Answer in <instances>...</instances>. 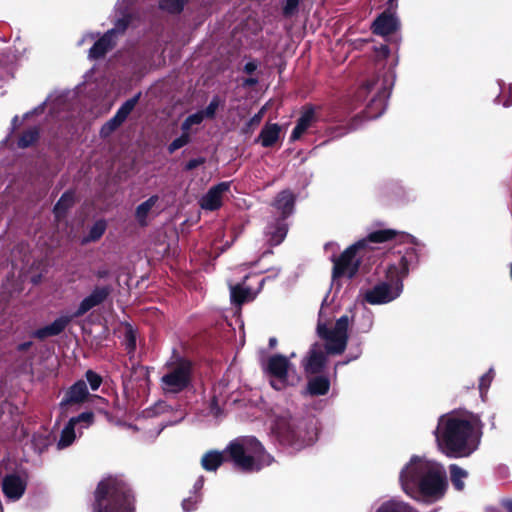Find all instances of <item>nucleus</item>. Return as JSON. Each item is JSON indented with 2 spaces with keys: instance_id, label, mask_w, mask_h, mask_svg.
<instances>
[{
  "instance_id": "obj_39",
  "label": "nucleus",
  "mask_w": 512,
  "mask_h": 512,
  "mask_svg": "<svg viewBox=\"0 0 512 512\" xmlns=\"http://www.w3.org/2000/svg\"><path fill=\"white\" fill-rule=\"evenodd\" d=\"M122 124L123 122L117 116L114 115L101 127L100 135L102 137H107L116 129H118Z\"/></svg>"
},
{
  "instance_id": "obj_12",
  "label": "nucleus",
  "mask_w": 512,
  "mask_h": 512,
  "mask_svg": "<svg viewBox=\"0 0 512 512\" xmlns=\"http://www.w3.org/2000/svg\"><path fill=\"white\" fill-rule=\"evenodd\" d=\"M317 333L321 339L325 340L324 348L326 353L330 355H340L345 351L348 335L336 334L335 331L323 323L318 324Z\"/></svg>"
},
{
  "instance_id": "obj_34",
  "label": "nucleus",
  "mask_w": 512,
  "mask_h": 512,
  "mask_svg": "<svg viewBox=\"0 0 512 512\" xmlns=\"http://www.w3.org/2000/svg\"><path fill=\"white\" fill-rule=\"evenodd\" d=\"M188 0H160L159 7L161 10L170 14H180Z\"/></svg>"
},
{
  "instance_id": "obj_40",
  "label": "nucleus",
  "mask_w": 512,
  "mask_h": 512,
  "mask_svg": "<svg viewBox=\"0 0 512 512\" xmlns=\"http://www.w3.org/2000/svg\"><path fill=\"white\" fill-rule=\"evenodd\" d=\"M494 375H495L494 370L492 368H490L484 375H482L480 377L479 391H480V394L482 397L484 396V394L487 393V391L493 381Z\"/></svg>"
},
{
  "instance_id": "obj_5",
  "label": "nucleus",
  "mask_w": 512,
  "mask_h": 512,
  "mask_svg": "<svg viewBox=\"0 0 512 512\" xmlns=\"http://www.w3.org/2000/svg\"><path fill=\"white\" fill-rule=\"evenodd\" d=\"M112 292L110 285L96 286L92 292L85 297L72 315L60 316L52 323L35 330L32 336L38 340L60 335L74 318L82 317L92 308L101 305L107 300Z\"/></svg>"
},
{
  "instance_id": "obj_1",
  "label": "nucleus",
  "mask_w": 512,
  "mask_h": 512,
  "mask_svg": "<svg viewBox=\"0 0 512 512\" xmlns=\"http://www.w3.org/2000/svg\"><path fill=\"white\" fill-rule=\"evenodd\" d=\"M227 460L244 473L259 472L275 461L256 437L243 436L231 441L224 452H206L201 458V466L206 471L214 472Z\"/></svg>"
},
{
  "instance_id": "obj_26",
  "label": "nucleus",
  "mask_w": 512,
  "mask_h": 512,
  "mask_svg": "<svg viewBox=\"0 0 512 512\" xmlns=\"http://www.w3.org/2000/svg\"><path fill=\"white\" fill-rule=\"evenodd\" d=\"M158 200V195H152L146 201L142 202L136 207L134 216L140 227L148 226V215Z\"/></svg>"
},
{
  "instance_id": "obj_47",
  "label": "nucleus",
  "mask_w": 512,
  "mask_h": 512,
  "mask_svg": "<svg viewBox=\"0 0 512 512\" xmlns=\"http://www.w3.org/2000/svg\"><path fill=\"white\" fill-rule=\"evenodd\" d=\"M205 162H206V159L204 157L190 159L189 161L186 162V164L184 166V170L187 172L192 171V170L196 169L197 167L203 165Z\"/></svg>"
},
{
  "instance_id": "obj_25",
  "label": "nucleus",
  "mask_w": 512,
  "mask_h": 512,
  "mask_svg": "<svg viewBox=\"0 0 512 512\" xmlns=\"http://www.w3.org/2000/svg\"><path fill=\"white\" fill-rule=\"evenodd\" d=\"M330 379L327 376L317 374L307 382V393L310 396H324L330 390Z\"/></svg>"
},
{
  "instance_id": "obj_35",
  "label": "nucleus",
  "mask_w": 512,
  "mask_h": 512,
  "mask_svg": "<svg viewBox=\"0 0 512 512\" xmlns=\"http://www.w3.org/2000/svg\"><path fill=\"white\" fill-rule=\"evenodd\" d=\"M301 0H285L282 3V16L286 19H290L296 16L299 12V5Z\"/></svg>"
},
{
  "instance_id": "obj_7",
  "label": "nucleus",
  "mask_w": 512,
  "mask_h": 512,
  "mask_svg": "<svg viewBox=\"0 0 512 512\" xmlns=\"http://www.w3.org/2000/svg\"><path fill=\"white\" fill-rule=\"evenodd\" d=\"M272 431L281 445L301 450L310 444V438L302 418L283 412L275 417Z\"/></svg>"
},
{
  "instance_id": "obj_18",
  "label": "nucleus",
  "mask_w": 512,
  "mask_h": 512,
  "mask_svg": "<svg viewBox=\"0 0 512 512\" xmlns=\"http://www.w3.org/2000/svg\"><path fill=\"white\" fill-rule=\"evenodd\" d=\"M295 202V194L291 190L285 189L276 195L274 201L272 202V206L279 212L278 218L287 219L294 212Z\"/></svg>"
},
{
  "instance_id": "obj_10",
  "label": "nucleus",
  "mask_w": 512,
  "mask_h": 512,
  "mask_svg": "<svg viewBox=\"0 0 512 512\" xmlns=\"http://www.w3.org/2000/svg\"><path fill=\"white\" fill-rule=\"evenodd\" d=\"M403 289L402 279L397 278L394 286L381 282L372 289L367 290L364 300L371 305L386 304L396 299Z\"/></svg>"
},
{
  "instance_id": "obj_30",
  "label": "nucleus",
  "mask_w": 512,
  "mask_h": 512,
  "mask_svg": "<svg viewBox=\"0 0 512 512\" xmlns=\"http://www.w3.org/2000/svg\"><path fill=\"white\" fill-rule=\"evenodd\" d=\"M386 97L387 96L384 89L373 96L367 105V109L373 110L375 108V111L372 113L368 112L369 116H380L383 113L386 107Z\"/></svg>"
},
{
  "instance_id": "obj_60",
  "label": "nucleus",
  "mask_w": 512,
  "mask_h": 512,
  "mask_svg": "<svg viewBox=\"0 0 512 512\" xmlns=\"http://www.w3.org/2000/svg\"><path fill=\"white\" fill-rule=\"evenodd\" d=\"M211 410L214 412L215 411V414H217L219 412V407H218V400L216 397H213L212 400H211Z\"/></svg>"
},
{
  "instance_id": "obj_51",
  "label": "nucleus",
  "mask_w": 512,
  "mask_h": 512,
  "mask_svg": "<svg viewBox=\"0 0 512 512\" xmlns=\"http://www.w3.org/2000/svg\"><path fill=\"white\" fill-rule=\"evenodd\" d=\"M262 117H263V111L260 110L258 113H256L249 119L248 126H253V127L258 126L262 120Z\"/></svg>"
},
{
  "instance_id": "obj_19",
  "label": "nucleus",
  "mask_w": 512,
  "mask_h": 512,
  "mask_svg": "<svg viewBox=\"0 0 512 512\" xmlns=\"http://www.w3.org/2000/svg\"><path fill=\"white\" fill-rule=\"evenodd\" d=\"M248 276H245L241 283L230 285V301L236 307H241L247 302H251L256 298L257 292H254L246 285Z\"/></svg>"
},
{
  "instance_id": "obj_52",
  "label": "nucleus",
  "mask_w": 512,
  "mask_h": 512,
  "mask_svg": "<svg viewBox=\"0 0 512 512\" xmlns=\"http://www.w3.org/2000/svg\"><path fill=\"white\" fill-rule=\"evenodd\" d=\"M374 86V83L373 82H369L367 81L366 83H364L358 90V95L361 96L365 93H368L371 91V89L373 88Z\"/></svg>"
},
{
  "instance_id": "obj_28",
  "label": "nucleus",
  "mask_w": 512,
  "mask_h": 512,
  "mask_svg": "<svg viewBox=\"0 0 512 512\" xmlns=\"http://www.w3.org/2000/svg\"><path fill=\"white\" fill-rule=\"evenodd\" d=\"M40 138V130L38 127H31L24 130L18 138L17 146L21 149L33 146Z\"/></svg>"
},
{
  "instance_id": "obj_23",
  "label": "nucleus",
  "mask_w": 512,
  "mask_h": 512,
  "mask_svg": "<svg viewBox=\"0 0 512 512\" xmlns=\"http://www.w3.org/2000/svg\"><path fill=\"white\" fill-rule=\"evenodd\" d=\"M281 127L277 123H266L256 139L265 148L274 146L280 138Z\"/></svg>"
},
{
  "instance_id": "obj_41",
  "label": "nucleus",
  "mask_w": 512,
  "mask_h": 512,
  "mask_svg": "<svg viewBox=\"0 0 512 512\" xmlns=\"http://www.w3.org/2000/svg\"><path fill=\"white\" fill-rule=\"evenodd\" d=\"M131 20L132 18L131 15L129 14L124 15L122 18H119L116 21L114 28L109 30L112 31V37L117 33L123 34L129 27Z\"/></svg>"
},
{
  "instance_id": "obj_11",
  "label": "nucleus",
  "mask_w": 512,
  "mask_h": 512,
  "mask_svg": "<svg viewBox=\"0 0 512 512\" xmlns=\"http://www.w3.org/2000/svg\"><path fill=\"white\" fill-rule=\"evenodd\" d=\"M291 366L289 359L282 354H275L268 358L265 372L277 381H271V386L281 390L288 384V371Z\"/></svg>"
},
{
  "instance_id": "obj_2",
  "label": "nucleus",
  "mask_w": 512,
  "mask_h": 512,
  "mask_svg": "<svg viewBox=\"0 0 512 512\" xmlns=\"http://www.w3.org/2000/svg\"><path fill=\"white\" fill-rule=\"evenodd\" d=\"M404 492L413 499H439L444 496L445 482L437 466L421 457L413 456L400 472Z\"/></svg>"
},
{
  "instance_id": "obj_45",
  "label": "nucleus",
  "mask_w": 512,
  "mask_h": 512,
  "mask_svg": "<svg viewBox=\"0 0 512 512\" xmlns=\"http://www.w3.org/2000/svg\"><path fill=\"white\" fill-rule=\"evenodd\" d=\"M125 347L128 354H133L136 350V335L132 327L125 332Z\"/></svg>"
},
{
  "instance_id": "obj_16",
  "label": "nucleus",
  "mask_w": 512,
  "mask_h": 512,
  "mask_svg": "<svg viewBox=\"0 0 512 512\" xmlns=\"http://www.w3.org/2000/svg\"><path fill=\"white\" fill-rule=\"evenodd\" d=\"M230 189V182H220L212 186L201 198L200 205L209 211L218 210L222 206V196Z\"/></svg>"
},
{
  "instance_id": "obj_64",
  "label": "nucleus",
  "mask_w": 512,
  "mask_h": 512,
  "mask_svg": "<svg viewBox=\"0 0 512 512\" xmlns=\"http://www.w3.org/2000/svg\"><path fill=\"white\" fill-rule=\"evenodd\" d=\"M381 50H382V52H383L385 55H388V54H389V48H388V46L383 45V46L381 47Z\"/></svg>"
},
{
  "instance_id": "obj_33",
  "label": "nucleus",
  "mask_w": 512,
  "mask_h": 512,
  "mask_svg": "<svg viewBox=\"0 0 512 512\" xmlns=\"http://www.w3.org/2000/svg\"><path fill=\"white\" fill-rule=\"evenodd\" d=\"M75 426L68 421L63 430L61 431L60 439L57 443L59 449L70 446L75 440Z\"/></svg>"
},
{
  "instance_id": "obj_49",
  "label": "nucleus",
  "mask_w": 512,
  "mask_h": 512,
  "mask_svg": "<svg viewBox=\"0 0 512 512\" xmlns=\"http://www.w3.org/2000/svg\"><path fill=\"white\" fill-rule=\"evenodd\" d=\"M205 116L203 115L202 111H198L196 113H193L187 117L188 121L192 125H199L203 122Z\"/></svg>"
},
{
  "instance_id": "obj_3",
  "label": "nucleus",
  "mask_w": 512,
  "mask_h": 512,
  "mask_svg": "<svg viewBox=\"0 0 512 512\" xmlns=\"http://www.w3.org/2000/svg\"><path fill=\"white\" fill-rule=\"evenodd\" d=\"M483 423L467 410L450 411V458L469 457L481 442Z\"/></svg>"
},
{
  "instance_id": "obj_50",
  "label": "nucleus",
  "mask_w": 512,
  "mask_h": 512,
  "mask_svg": "<svg viewBox=\"0 0 512 512\" xmlns=\"http://www.w3.org/2000/svg\"><path fill=\"white\" fill-rule=\"evenodd\" d=\"M305 131H306V129L304 127H302L301 125L296 123L295 127L292 130L291 136H290L291 140L295 141V140L300 139Z\"/></svg>"
},
{
  "instance_id": "obj_63",
  "label": "nucleus",
  "mask_w": 512,
  "mask_h": 512,
  "mask_svg": "<svg viewBox=\"0 0 512 512\" xmlns=\"http://www.w3.org/2000/svg\"><path fill=\"white\" fill-rule=\"evenodd\" d=\"M276 344H277V339L276 338L272 337V338L269 339V347L270 348H274L276 346Z\"/></svg>"
},
{
  "instance_id": "obj_48",
  "label": "nucleus",
  "mask_w": 512,
  "mask_h": 512,
  "mask_svg": "<svg viewBox=\"0 0 512 512\" xmlns=\"http://www.w3.org/2000/svg\"><path fill=\"white\" fill-rule=\"evenodd\" d=\"M197 503V497H189L182 501V508L185 512H192L196 509Z\"/></svg>"
},
{
  "instance_id": "obj_59",
  "label": "nucleus",
  "mask_w": 512,
  "mask_h": 512,
  "mask_svg": "<svg viewBox=\"0 0 512 512\" xmlns=\"http://www.w3.org/2000/svg\"><path fill=\"white\" fill-rule=\"evenodd\" d=\"M191 126H193L189 121L188 119L186 118L183 123L181 124V130H182V133H185V132H188L189 129L191 128Z\"/></svg>"
},
{
  "instance_id": "obj_31",
  "label": "nucleus",
  "mask_w": 512,
  "mask_h": 512,
  "mask_svg": "<svg viewBox=\"0 0 512 512\" xmlns=\"http://www.w3.org/2000/svg\"><path fill=\"white\" fill-rule=\"evenodd\" d=\"M141 97V93L136 94L132 98L126 100L116 111L115 116H117L123 123L128 118L130 113L134 110L135 106L139 102Z\"/></svg>"
},
{
  "instance_id": "obj_27",
  "label": "nucleus",
  "mask_w": 512,
  "mask_h": 512,
  "mask_svg": "<svg viewBox=\"0 0 512 512\" xmlns=\"http://www.w3.org/2000/svg\"><path fill=\"white\" fill-rule=\"evenodd\" d=\"M434 433L439 449L448 456V414L440 416Z\"/></svg>"
},
{
  "instance_id": "obj_6",
  "label": "nucleus",
  "mask_w": 512,
  "mask_h": 512,
  "mask_svg": "<svg viewBox=\"0 0 512 512\" xmlns=\"http://www.w3.org/2000/svg\"><path fill=\"white\" fill-rule=\"evenodd\" d=\"M160 386L165 394L177 395L192 387L194 363L185 356L174 354L164 365Z\"/></svg>"
},
{
  "instance_id": "obj_29",
  "label": "nucleus",
  "mask_w": 512,
  "mask_h": 512,
  "mask_svg": "<svg viewBox=\"0 0 512 512\" xmlns=\"http://www.w3.org/2000/svg\"><path fill=\"white\" fill-rule=\"evenodd\" d=\"M468 477V472L456 464H450V482L457 491H463L465 488L464 479Z\"/></svg>"
},
{
  "instance_id": "obj_4",
  "label": "nucleus",
  "mask_w": 512,
  "mask_h": 512,
  "mask_svg": "<svg viewBox=\"0 0 512 512\" xmlns=\"http://www.w3.org/2000/svg\"><path fill=\"white\" fill-rule=\"evenodd\" d=\"M135 495L130 485L118 476L98 482L93 493L92 512H135Z\"/></svg>"
},
{
  "instance_id": "obj_38",
  "label": "nucleus",
  "mask_w": 512,
  "mask_h": 512,
  "mask_svg": "<svg viewBox=\"0 0 512 512\" xmlns=\"http://www.w3.org/2000/svg\"><path fill=\"white\" fill-rule=\"evenodd\" d=\"M191 141V137L188 132L182 133L178 138L174 139L167 147L169 154H173L178 149L184 147Z\"/></svg>"
},
{
  "instance_id": "obj_22",
  "label": "nucleus",
  "mask_w": 512,
  "mask_h": 512,
  "mask_svg": "<svg viewBox=\"0 0 512 512\" xmlns=\"http://www.w3.org/2000/svg\"><path fill=\"white\" fill-rule=\"evenodd\" d=\"M286 220L287 219L276 217L274 222L267 227V234L269 235L268 241L271 246H277L284 241L288 233Z\"/></svg>"
},
{
  "instance_id": "obj_58",
  "label": "nucleus",
  "mask_w": 512,
  "mask_h": 512,
  "mask_svg": "<svg viewBox=\"0 0 512 512\" xmlns=\"http://www.w3.org/2000/svg\"><path fill=\"white\" fill-rule=\"evenodd\" d=\"M204 476H200L197 481L195 482L194 484V490L195 491H198V490H201L203 488V485H204Z\"/></svg>"
},
{
  "instance_id": "obj_37",
  "label": "nucleus",
  "mask_w": 512,
  "mask_h": 512,
  "mask_svg": "<svg viewBox=\"0 0 512 512\" xmlns=\"http://www.w3.org/2000/svg\"><path fill=\"white\" fill-rule=\"evenodd\" d=\"M86 384H88L92 391H96L99 389L101 384L103 383V377L95 372L92 369H88L85 372V380Z\"/></svg>"
},
{
  "instance_id": "obj_55",
  "label": "nucleus",
  "mask_w": 512,
  "mask_h": 512,
  "mask_svg": "<svg viewBox=\"0 0 512 512\" xmlns=\"http://www.w3.org/2000/svg\"><path fill=\"white\" fill-rule=\"evenodd\" d=\"M32 345H33L32 341H26V342L18 344L17 350L19 352H26L32 347Z\"/></svg>"
},
{
  "instance_id": "obj_54",
  "label": "nucleus",
  "mask_w": 512,
  "mask_h": 512,
  "mask_svg": "<svg viewBox=\"0 0 512 512\" xmlns=\"http://www.w3.org/2000/svg\"><path fill=\"white\" fill-rule=\"evenodd\" d=\"M98 279H105L110 276V270L107 268H100L95 272Z\"/></svg>"
},
{
  "instance_id": "obj_43",
  "label": "nucleus",
  "mask_w": 512,
  "mask_h": 512,
  "mask_svg": "<svg viewBox=\"0 0 512 512\" xmlns=\"http://www.w3.org/2000/svg\"><path fill=\"white\" fill-rule=\"evenodd\" d=\"M314 118H315L314 108L312 106H309L308 108H306L304 110V112L301 114V116L299 117V119L297 120L296 123H298L299 125H301L302 127H304L307 130L309 128V126L311 125L312 121L314 120Z\"/></svg>"
},
{
  "instance_id": "obj_36",
  "label": "nucleus",
  "mask_w": 512,
  "mask_h": 512,
  "mask_svg": "<svg viewBox=\"0 0 512 512\" xmlns=\"http://www.w3.org/2000/svg\"><path fill=\"white\" fill-rule=\"evenodd\" d=\"M69 421L76 427V425L81 424L82 427H89L95 421V416L92 411H85L80 413L78 416L72 417Z\"/></svg>"
},
{
  "instance_id": "obj_56",
  "label": "nucleus",
  "mask_w": 512,
  "mask_h": 512,
  "mask_svg": "<svg viewBox=\"0 0 512 512\" xmlns=\"http://www.w3.org/2000/svg\"><path fill=\"white\" fill-rule=\"evenodd\" d=\"M386 6L387 11L395 12L398 7V0H387Z\"/></svg>"
},
{
  "instance_id": "obj_44",
  "label": "nucleus",
  "mask_w": 512,
  "mask_h": 512,
  "mask_svg": "<svg viewBox=\"0 0 512 512\" xmlns=\"http://www.w3.org/2000/svg\"><path fill=\"white\" fill-rule=\"evenodd\" d=\"M106 224L104 221H97L89 231V239L91 241L99 240L102 235L105 233Z\"/></svg>"
},
{
  "instance_id": "obj_62",
  "label": "nucleus",
  "mask_w": 512,
  "mask_h": 512,
  "mask_svg": "<svg viewBox=\"0 0 512 512\" xmlns=\"http://www.w3.org/2000/svg\"><path fill=\"white\" fill-rule=\"evenodd\" d=\"M253 126H248V122L242 127L241 132L242 134H250L253 130Z\"/></svg>"
},
{
  "instance_id": "obj_14",
  "label": "nucleus",
  "mask_w": 512,
  "mask_h": 512,
  "mask_svg": "<svg viewBox=\"0 0 512 512\" xmlns=\"http://www.w3.org/2000/svg\"><path fill=\"white\" fill-rule=\"evenodd\" d=\"M366 240V246L370 243H386L395 240L399 243L404 244H416V238L408 233L399 232L395 229H380L370 232Z\"/></svg>"
},
{
  "instance_id": "obj_32",
  "label": "nucleus",
  "mask_w": 512,
  "mask_h": 512,
  "mask_svg": "<svg viewBox=\"0 0 512 512\" xmlns=\"http://www.w3.org/2000/svg\"><path fill=\"white\" fill-rule=\"evenodd\" d=\"M376 512H418L416 509L404 502L387 501L383 503Z\"/></svg>"
},
{
  "instance_id": "obj_42",
  "label": "nucleus",
  "mask_w": 512,
  "mask_h": 512,
  "mask_svg": "<svg viewBox=\"0 0 512 512\" xmlns=\"http://www.w3.org/2000/svg\"><path fill=\"white\" fill-rule=\"evenodd\" d=\"M221 100L218 95L214 96L204 110H201L205 118L214 119Z\"/></svg>"
},
{
  "instance_id": "obj_15",
  "label": "nucleus",
  "mask_w": 512,
  "mask_h": 512,
  "mask_svg": "<svg viewBox=\"0 0 512 512\" xmlns=\"http://www.w3.org/2000/svg\"><path fill=\"white\" fill-rule=\"evenodd\" d=\"M399 29V21L395 12L385 10L373 21L371 30L373 34L379 36H388L394 34Z\"/></svg>"
},
{
  "instance_id": "obj_8",
  "label": "nucleus",
  "mask_w": 512,
  "mask_h": 512,
  "mask_svg": "<svg viewBox=\"0 0 512 512\" xmlns=\"http://www.w3.org/2000/svg\"><path fill=\"white\" fill-rule=\"evenodd\" d=\"M365 253L366 240H359L347 247L338 257L333 256L332 278H354L359 271L361 259Z\"/></svg>"
},
{
  "instance_id": "obj_20",
  "label": "nucleus",
  "mask_w": 512,
  "mask_h": 512,
  "mask_svg": "<svg viewBox=\"0 0 512 512\" xmlns=\"http://www.w3.org/2000/svg\"><path fill=\"white\" fill-rule=\"evenodd\" d=\"M412 245L413 246L408 247L404 250V252L400 258V262H399V266H400V271H399L400 277L399 278L400 279H402L408 275L410 268L413 269L418 265L419 254L415 247L418 245V242L416 241V244L415 245L412 244ZM398 253L401 254L402 251L399 250Z\"/></svg>"
},
{
  "instance_id": "obj_9",
  "label": "nucleus",
  "mask_w": 512,
  "mask_h": 512,
  "mask_svg": "<svg viewBox=\"0 0 512 512\" xmlns=\"http://www.w3.org/2000/svg\"><path fill=\"white\" fill-rule=\"evenodd\" d=\"M90 399H95L105 405L108 403L107 400L101 396L91 395L86 382L80 379L64 392L59 407L63 412L67 413L72 406L83 404Z\"/></svg>"
},
{
  "instance_id": "obj_17",
  "label": "nucleus",
  "mask_w": 512,
  "mask_h": 512,
  "mask_svg": "<svg viewBox=\"0 0 512 512\" xmlns=\"http://www.w3.org/2000/svg\"><path fill=\"white\" fill-rule=\"evenodd\" d=\"M26 481L18 474H7L2 481V492L11 500H19L25 493Z\"/></svg>"
},
{
  "instance_id": "obj_21",
  "label": "nucleus",
  "mask_w": 512,
  "mask_h": 512,
  "mask_svg": "<svg viewBox=\"0 0 512 512\" xmlns=\"http://www.w3.org/2000/svg\"><path fill=\"white\" fill-rule=\"evenodd\" d=\"M114 46L112 31H107L89 49V58L94 60L103 58Z\"/></svg>"
},
{
  "instance_id": "obj_24",
  "label": "nucleus",
  "mask_w": 512,
  "mask_h": 512,
  "mask_svg": "<svg viewBox=\"0 0 512 512\" xmlns=\"http://www.w3.org/2000/svg\"><path fill=\"white\" fill-rule=\"evenodd\" d=\"M75 203V192L73 190L65 191L53 207V214L57 220L66 217L68 211Z\"/></svg>"
},
{
  "instance_id": "obj_61",
  "label": "nucleus",
  "mask_w": 512,
  "mask_h": 512,
  "mask_svg": "<svg viewBox=\"0 0 512 512\" xmlns=\"http://www.w3.org/2000/svg\"><path fill=\"white\" fill-rule=\"evenodd\" d=\"M502 505L507 512H512V499L503 501Z\"/></svg>"
},
{
  "instance_id": "obj_13",
  "label": "nucleus",
  "mask_w": 512,
  "mask_h": 512,
  "mask_svg": "<svg viewBox=\"0 0 512 512\" xmlns=\"http://www.w3.org/2000/svg\"><path fill=\"white\" fill-rule=\"evenodd\" d=\"M329 354L326 353L325 348H323L319 343H314L307 356L302 360V366L304 371L308 375H317L324 371Z\"/></svg>"
},
{
  "instance_id": "obj_46",
  "label": "nucleus",
  "mask_w": 512,
  "mask_h": 512,
  "mask_svg": "<svg viewBox=\"0 0 512 512\" xmlns=\"http://www.w3.org/2000/svg\"><path fill=\"white\" fill-rule=\"evenodd\" d=\"M348 327L349 317L347 315H343L336 320L334 327L331 329L335 331L336 334L348 335Z\"/></svg>"
},
{
  "instance_id": "obj_53",
  "label": "nucleus",
  "mask_w": 512,
  "mask_h": 512,
  "mask_svg": "<svg viewBox=\"0 0 512 512\" xmlns=\"http://www.w3.org/2000/svg\"><path fill=\"white\" fill-rule=\"evenodd\" d=\"M257 69V63L254 61L247 62L244 65V72L246 74H253Z\"/></svg>"
},
{
  "instance_id": "obj_57",
  "label": "nucleus",
  "mask_w": 512,
  "mask_h": 512,
  "mask_svg": "<svg viewBox=\"0 0 512 512\" xmlns=\"http://www.w3.org/2000/svg\"><path fill=\"white\" fill-rule=\"evenodd\" d=\"M258 83V79L257 78H246L244 80V83L243 85L246 86V87H252V86H255L256 84Z\"/></svg>"
}]
</instances>
